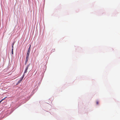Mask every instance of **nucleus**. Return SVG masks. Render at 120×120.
I'll use <instances>...</instances> for the list:
<instances>
[{
	"instance_id": "nucleus-3",
	"label": "nucleus",
	"mask_w": 120,
	"mask_h": 120,
	"mask_svg": "<svg viewBox=\"0 0 120 120\" xmlns=\"http://www.w3.org/2000/svg\"><path fill=\"white\" fill-rule=\"evenodd\" d=\"M21 81H22L21 80H19L18 81V82L17 83V85L19 84L21 82Z\"/></svg>"
},
{
	"instance_id": "nucleus-7",
	"label": "nucleus",
	"mask_w": 120,
	"mask_h": 120,
	"mask_svg": "<svg viewBox=\"0 0 120 120\" xmlns=\"http://www.w3.org/2000/svg\"><path fill=\"white\" fill-rule=\"evenodd\" d=\"M24 75L21 78V79H20L22 81V80L23 79V77H24Z\"/></svg>"
},
{
	"instance_id": "nucleus-12",
	"label": "nucleus",
	"mask_w": 120,
	"mask_h": 120,
	"mask_svg": "<svg viewBox=\"0 0 120 120\" xmlns=\"http://www.w3.org/2000/svg\"><path fill=\"white\" fill-rule=\"evenodd\" d=\"M13 48H14L13 46V45H12V49H13Z\"/></svg>"
},
{
	"instance_id": "nucleus-2",
	"label": "nucleus",
	"mask_w": 120,
	"mask_h": 120,
	"mask_svg": "<svg viewBox=\"0 0 120 120\" xmlns=\"http://www.w3.org/2000/svg\"><path fill=\"white\" fill-rule=\"evenodd\" d=\"M29 59V57H26V60L25 62V64H26L27 63Z\"/></svg>"
},
{
	"instance_id": "nucleus-6",
	"label": "nucleus",
	"mask_w": 120,
	"mask_h": 120,
	"mask_svg": "<svg viewBox=\"0 0 120 120\" xmlns=\"http://www.w3.org/2000/svg\"><path fill=\"white\" fill-rule=\"evenodd\" d=\"M13 49H11V53L12 54H13Z\"/></svg>"
},
{
	"instance_id": "nucleus-1",
	"label": "nucleus",
	"mask_w": 120,
	"mask_h": 120,
	"mask_svg": "<svg viewBox=\"0 0 120 120\" xmlns=\"http://www.w3.org/2000/svg\"><path fill=\"white\" fill-rule=\"evenodd\" d=\"M29 65H27V66L26 67V69L25 70V72H24V74L27 72V71L28 69V68L29 67Z\"/></svg>"
},
{
	"instance_id": "nucleus-9",
	"label": "nucleus",
	"mask_w": 120,
	"mask_h": 120,
	"mask_svg": "<svg viewBox=\"0 0 120 120\" xmlns=\"http://www.w3.org/2000/svg\"><path fill=\"white\" fill-rule=\"evenodd\" d=\"M96 104L97 105L99 104V102L98 101H96Z\"/></svg>"
},
{
	"instance_id": "nucleus-4",
	"label": "nucleus",
	"mask_w": 120,
	"mask_h": 120,
	"mask_svg": "<svg viewBox=\"0 0 120 120\" xmlns=\"http://www.w3.org/2000/svg\"><path fill=\"white\" fill-rule=\"evenodd\" d=\"M30 54L29 53L27 52V53L26 55V57H29V55Z\"/></svg>"
},
{
	"instance_id": "nucleus-11",
	"label": "nucleus",
	"mask_w": 120,
	"mask_h": 120,
	"mask_svg": "<svg viewBox=\"0 0 120 120\" xmlns=\"http://www.w3.org/2000/svg\"><path fill=\"white\" fill-rule=\"evenodd\" d=\"M31 45H30V47L28 49H30V47H31Z\"/></svg>"
},
{
	"instance_id": "nucleus-8",
	"label": "nucleus",
	"mask_w": 120,
	"mask_h": 120,
	"mask_svg": "<svg viewBox=\"0 0 120 120\" xmlns=\"http://www.w3.org/2000/svg\"><path fill=\"white\" fill-rule=\"evenodd\" d=\"M5 98H4L2 99L1 101H0V103L1 102L3 101L4 99H5Z\"/></svg>"
},
{
	"instance_id": "nucleus-10",
	"label": "nucleus",
	"mask_w": 120,
	"mask_h": 120,
	"mask_svg": "<svg viewBox=\"0 0 120 120\" xmlns=\"http://www.w3.org/2000/svg\"><path fill=\"white\" fill-rule=\"evenodd\" d=\"M15 42H13V43L12 44V45H13V46H14V45L15 44Z\"/></svg>"
},
{
	"instance_id": "nucleus-5",
	"label": "nucleus",
	"mask_w": 120,
	"mask_h": 120,
	"mask_svg": "<svg viewBox=\"0 0 120 120\" xmlns=\"http://www.w3.org/2000/svg\"><path fill=\"white\" fill-rule=\"evenodd\" d=\"M30 49H28V50L27 52L30 53Z\"/></svg>"
}]
</instances>
